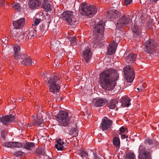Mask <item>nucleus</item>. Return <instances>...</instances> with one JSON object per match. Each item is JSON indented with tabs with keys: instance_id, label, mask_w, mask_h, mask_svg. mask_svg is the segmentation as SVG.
<instances>
[{
	"instance_id": "nucleus-41",
	"label": "nucleus",
	"mask_w": 159,
	"mask_h": 159,
	"mask_svg": "<svg viewBox=\"0 0 159 159\" xmlns=\"http://www.w3.org/2000/svg\"><path fill=\"white\" fill-rule=\"evenodd\" d=\"M41 21V20L40 19L36 17L34 21V24H33V26L37 25Z\"/></svg>"
},
{
	"instance_id": "nucleus-37",
	"label": "nucleus",
	"mask_w": 159,
	"mask_h": 159,
	"mask_svg": "<svg viewBox=\"0 0 159 159\" xmlns=\"http://www.w3.org/2000/svg\"><path fill=\"white\" fill-rule=\"evenodd\" d=\"M39 30H37V31H38L39 32V30L40 31V34L41 35L42 34L43 32L44 31L45 32L47 30L45 24H42L40 25L39 28Z\"/></svg>"
},
{
	"instance_id": "nucleus-13",
	"label": "nucleus",
	"mask_w": 159,
	"mask_h": 159,
	"mask_svg": "<svg viewBox=\"0 0 159 159\" xmlns=\"http://www.w3.org/2000/svg\"><path fill=\"white\" fill-rule=\"evenodd\" d=\"M32 116L34 118L33 125L41 127L44 126V124L42 119V116L40 114H38L35 116L34 115H32Z\"/></svg>"
},
{
	"instance_id": "nucleus-10",
	"label": "nucleus",
	"mask_w": 159,
	"mask_h": 159,
	"mask_svg": "<svg viewBox=\"0 0 159 159\" xmlns=\"http://www.w3.org/2000/svg\"><path fill=\"white\" fill-rule=\"evenodd\" d=\"M131 21V19L128 16H123L118 20L116 25V27L118 29L121 28Z\"/></svg>"
},
{
	"instance_id": "nucleus-22",
	"label": "nucleus",
	"mask_w": 159,
	"mask_h": 159,
	"mask_svg": "<svg viewBox=\"0 0 159 159\" xmlns=\"http://www.w3.org/2000/svg\"><path fill=\"white\" fill-rule=\"evenodd\" d=\"M25 20L24 18H21L20 19L13 22V25L16 29L21 28L25 24Z\"/></svg>"
},
{
	"instance_id": "nucleus-43",
	"label": "nucleus",
	"mask_w": 159,
	"mask_h": 159,
	"mask_svg": "<svg viewBox=\"0 0 159 159\" xmlns=\"http://www.w3.org/2000/svg\"><path fill=\"white\" fill-rule=\"evenodd\" d=\"M14 154V155L16 157L24 155V153L20 151H16L15 152Z\"/></svg>"
},
{
	"instance_id": "nucleus-55",
	"label": "nucleus",
	"mask_w": 159,
	"mask_h": 159,
	"mask_svg": "<svg viewBox=\"0 0 159 159\" xmlns=\"http://www.w3.org/2000/svg\"><path fill=\"white\" fill-rule=\"evenodd\" d=\"M120 37H116V40L117 39H118V40L119 41L120 40Z\"/></svg>"
},
{
	"instance_id": "nucleus-34",
	"label": "nucleus",
	"mask_w": 159,
	"mask_h": 159,
	"mask_svg": "<svg viewBox=\"0 0 159 159\" xmlns=\"http://www.w3.org/2000/svg\"><path fill=\"white\" fill-rule=\"evenodd\" d=\"M90 152L93 155V157L90 156H89L88 157L89 159H104V157L100 155L98 156L96 152H94L92 151H91Z\"/></svg>"
},
{
	"instance_id": "nucleus-49",
	"label": "nucleus",
	"mask_w": 159,
	"mask_h": 159,
	"mask_svg": "<svg viewBox=\"0 0 159 159\" xmlns=\"http://www.w3.org/2000/svg\"><path fill=\"white\" fill-rule=\"evenodd\" d=\"M100 1L102 2L103 3H107L110 2L111 0H99Z\"/></svg>"
},
{
	"instance_id": "nucleus-38",
	"label": "nucleus",
	"mask_w": 159,
	"mask_h": 159,
	"mask_svg": "<svg viewBox=\"0 0 159 159\" xmlns=\"http://www.w3.org/2000/svg\"><path fill=\"white\" fill-rule=\"evenodd\" d=\"M12 6L15 10L17 11H20L21 9L20 5L17 3H14Z\"/></svg>"
},
{
	"instance_id": "nucleus-24",
	"label": "nucleus",
	"mask_w": 159,
	"mask_h": 159,
	"mask_svg": "<svg viewBox=\"0 0 159 159\" xmlns=\"http://www.w3.org/2000/svg\"><path fill=\"white\" fill-rule=\"evenodd\" d=\"M14 56L16 59H20L22 54L20 52V48L18 45H16L13 47Z\"/></svg>"
},
{
	"instance_id": "nucleus-11",
	"label": "nucleus",
	"mask_w": 159,
	"mask_h": 159,
	"mask_svg": "<svg viewBox=\"0 0 159 159\" xmlns=\"http://www.w3.org/2000/svg\"><path fill=\"white\" fill-rule=\"evenodd\" d=\"M139 159H151L149 152L146 151L143 145H140L139 148Z\"/></svg>"
},
{
	"instance_id": "nucleus-44",
	"label": "nucleus",
	"mask_w": 159,
	"mask_h": 159,
	"mask_svg": "<svg viewBox=\"0 0 159 159\" xmlns=\"http://www.w3.org/2000/svg\"><path fill=\"white\" fill-rule=\"evenodd\" d=\"M132 2V0H125L124 2V5L125 6H128Z\"/></svg>"
},
{
	"instance_id": "nucleus-30",
	"label": "nucleus",
	"mask_w": 159,
	"mask_h": 159,
	"mask_svg": "<svg viewBox=\"0 0 159 159\" xmlns=\"http://www.w3.org/2000/svg\"><path fill=\"white\" fill-rule=\"evenodd\" d=\"M69 134L71 135H76L78 134V130L77 129V126L75 124H72L71 129L69 131Z\"/></svg>"
},
{
	"instance_id": "nucleus-26",
	"label": "nucleus",
	"mask_w": 159,
	"mask_h": 159,
	"mask_svg": "<svg viewBox=\"0 0 159 159\" xmlns=\"http://www.w3.org/2000/svg\"><path fill=\"white\" fill-rule=\"evenodd\" d=\"M57 144L55 145L56 148L58 150H64V147L66 146L65 142L61 140V139H58L56 140Z\"/></svg>"
},
{
	"instance_id": "nucleus-28",
	"label": "nucleus",
	"mask_w": 159,
	"mask_h": 159,
	"mask_svg": "<svg viewBox=\"0 0 159 159\" xmlns=\"http://www.w3.org/2000/svg\"><path fill=\"white\" fill-rule=\"evenodd\" d=\"M13 36L14 39L16 40H18V41H21L22 40H27L25 39L26 36H24V34H20L15 32L13 34Z\"/></svg>"
},
{
	"instance_id": "nucleus-3",
	"label": "nucleus",
	"mask_w": 159,
	"mask_h": 159,
	"mask_svg": "<svg viewBox=\"0 0 159 159\" xmlns=\"http://www.w3.org/2000/svg\"><path fill=\"white\" fill-rule=\"evenodd\" d=\"M144 50L147 53L153 54L159 57V47H157L155 43L152 39H149L145 42Z\"/></svg>"
},
{
	"instance_id": "nucleus-7",
	"label": "nucleus",
	"mask_w": 159,
	"mask_h": 159,
	"mask_svg": "<svg viewBox=\"0 0 159 159\" xmlns=\"http://www.w3.org/2000/svg\"><path fill=\"white\" fill-rule=\"evenodd\" d=\"M142 22L138 19H135L134 23L132 28L134 36L137 38L140 37L142 34Z\"/></svg>"
},
{
	"instance_id": "nucleus-39",
	"label": "nucleus",
	"mask_w": 159,
	"mask_h": 159,
	"mask_svg": "<svg viewBox=\"0 0 159 159\" xmlns=\"http://www.w3.org/2000/svg\"><path fill=\"white\" fill-rule=\"evenodd\" d=\"M78 152L82 157H85L88 156V153L83 149H81L78 151Z\"/></svg>"
},
{
	"instance_id": "nucleus-40",
	"label": "nucleus",
	"mask_w": 159,
	"mask_h": 159,
	"mask_svg": "<svg viewBox=\"0 0 159 159\" xmlns=\"http://www.w3.org/2000/svg\"><path fill=\"white\" fill-rule=\"evenodd\" d=\"M94 37H96V36L97 37V38L94 41V44H96L97 46H99L100 47L101 46V44L104 45V43L105 42L104 41L103 42H102V41H98V40H96L97 39H98V36H97V35H95L94 34Z\"/></svg>"
},
{
	"instance_id": "nucleus-32",
	"label": "nucleus",
	"mask_w": 159,
	"mask_h": 159,
	"mask_svg": "<svg viewBox=\"0 0 159 159\" xmlns=\"http://www.w3.org/2000/svg\"><path fill=\"white\" fill-rule=\"evenodd\" d=\"M118 103V102L116 99L110 101L108 105L109 107L111 109H114L116 107V104Z\"/></svg>"
},
{
	"instance_id": "nucleus-4",
	"label": "nucleus",
	"mask_w": 159,
	"mask_h": 159,
	"mask_svg": "<svg viewBox=\"0 0 159 159\" xmlns=\"http://www.w3.org/2000/svg\"><path fill=\"white\" fill-rule=\"evenodd\" d=\"M80 8V12L81 15L90 17L96 14L97 12V8L95 6H88L86 3L82 4Z\"/></svg>"
},
{
	"instance_id": "nucleus-15",
	"label": "nucleus",
	"mask_w": 159,
	"mask_h": 159,
	"mask_svg": "<svg viewBox=\"0 0 159 159\" xmlns=\"http://www.w3.org/2000/svg\"><path fill=\"white\" fill-rule=\"evenodd\" d=\"M112 124L111 120L109 119L107 117H104L101 124V128L102 130H106L110 127Z\"/></svg>"
},
{
	"instance_id": "nucleus-25",
	"label": "nucleus",
	"mask_w": 159,
	"mask_h": 159,
	"mask_svg": "<svg viewBox=\"0 0 159 159\" xmlns=\"http://www.w3.org/2000/svg\"><path fill=\"white\" fill-rule=\"evenodd\" d=\"M83 56L85 62L86 63L88 62L92 56V52L89 48H88L84 51Z\"/></svg>"
},
{
	"instance_id": "nucleus-5",
	"label": "nucleus",
	"mask_w": 159,
	"mask_h": 159,
	"mask_svg": "<svg viewBox=\"0 0 159 159\" xmlns=\"http://www.w3.org/2000/svg\"><path fill=\"white\" fill-rule=\"evenodd\" d=\"M104 23L103 21H100L98 23L94 26V34L98 36L96 40L99 41H102V43L104 42L103 33Z\"/></svg>"
},
{
	"instance_id": "nucleus-16",
	"label": "nucleus",
	"mask_w": 159,
	"mask_h": 159,
	"mask_svg": "<svg viewBox=\"0 0 159 159\" xmlns=\"http://www.w3.org/2000/svg\"><path fill=\"white\" fill-rule=\"evenodd\" d=\"M18 60L23 65H29L34 64V62H32L31 59L29 57L24 54H22L20 58Z\"/></svg>"
},
{
	"instance_id": "nucleus-48",
	"label": "nucleus",
	"mask_w": 159,
	"mask_h": 159,
	"mask_svg": "<svg viewBox=\"0 0 159 159\" xmlns=\"http://www.w3.org/2000/svg\"><path fill=\"white\" fill-rule=\"evenodd\" d=\"M145 142L146 143H148L149 144H151L152 143V140L150 139H147Z\"/></svg>"
},
{
	"instance_id": "nucleus-29",
	"label": "nucleus",
	"mask_w": 159,
	"mask_h": 159,
	"mask_svg": "<svg viewBox=\"0 0 159 159\" xmlns=\"http://www.w3.org/2000/svg\"><path fill=\"white\" fill-rule=\"evenodd\" d=\"M42 7L46 11L52 10L51 4L49 0H44Z\"/></svg>"
},
{
	"instance_id": "nucleus-14",
	"label": "nucleus",
	"mask_w": 159,
	"mask_h": 159,
	"mask_svg": "<svg viewBox=\"0 0 159 159\" xmlns=\"http://www.w3.org/2000/svg\"><path fill=\"white\" fill-rule=\"evenodd\" d=\"M0 121L4 125H8L11 122H15V116L11 115L5 116L1 117Z\"/></svg>"
},
{
	"instance_id": "nucleus-17",
	"label": "nucleus",
	"mask_w": 159,
	"mask_h": 159,
	"mask_svg": "<svg viewBox=\"0 0 159 159\" xmlns=\"http://www.w3.org/2000/svg\"><path fill=\"white\" fill-rule=\"evenodd\" d=\"M36 34L37 30H35L33 27L30 28L29 30L24 33V36H26L25 39L27 40L33 39L36 35Z\"/></svg>"
},
{
	"instance_id": "nucleus-46",
	"label": "nucleus",
	"mask_w": 159,
	"mask_h": 159,
	"mask_svg": "<svg viewBox=\"0 0 159 159\" xmlns=\"http://www.w3.org/2000/svg\"><path fill=\"white\" fill-rule=\"evenodd\" d=\"M7 40L8 38L6 37L4 38H2V42L5 44H6L7 43Z\"/></svg>"
},
{
	"instance_id": "nucleus-1",
	"label": "nucleus",
	"mask_w": 159,
	"mask_h": 159,
	"mask_svg": "<svg viewBox=\"0 0 159 159\" xmlns=\"http://www.w3.org/2000/svg\"><path fill=\"white\" fill-rule=\"evenodd\" d=\"M100 84L102 87L106 90L112 89L118 77L117 73L109 69L105 70L100 75Z\"/></svg>"
},
{
	"instance_id": "nucleus-47",
	"label": "nucleus",
	"mask_w": 159,
	"mask_h": 159,
	"mask_svg": "<svg viewBox=\"0 0 159 159\" xmlns=\"http://www.w3.org/2000/svg\"><path fill=\"white\" fill-rule=\"evenodd\" d=\"M120 133H119L120 134H121V133L124 132L125 131V129L123 127H121L120 129Z\"/></svg>"
},
{
	"instance_id": "nucleus-52",
	"label": "nucleus",
	"mask_w": 159,
	"mask_h": 159,
	"mask_svg": "<svg viewBox=\"0 0 159 159\" xmlns=\"http://www.w3.org/2000/svg\"><path fill=\"white\" fill-rule=\"evenodd\" d=\"M146 87V84L145 83H143L142 84V89H143L145 88Z\"/></svg>"
},
{
	"instance_id": "nucleus-18",
	"label": "nucleus",
	"mask_w": 159,
	"mask_h": 159,
	"mask_svg": "<svg viewBox=\"0 0 159 159\" xmlns=\"http://www.w3.org/2000/svg\"><path fill=\"white\" fill-rule=\"evenodd\" d=\"M117 46V42L113 41L112 43L109 44L107 52V55H111L114 53Z\"/></svg>"
},
{
	"instance_id": "nucleus-23",
	"label": "nucleus",
	"mask_w": 159,
	"mask_h": 159,
	"mask_svg": "<svg viewBox=\"0 0 159 159\" xmlns=\"http://www.w3.org/2000/svg\"><path fill=\"white\" fill-rule=\"evenodd\" d=\"M128 53V52H125L124 55L125 59L128 63H129V62L131 63L132 61L135 60L136 57V54L131 53V52Z\"/></svg>"
},
{
	"instance_id": "nucleus-56",
	"label": "nucleus",
	"mask_w": 159,
	"mask_h": 159,
	"mask_svg": "<svg viewBox=\"0 0 159 159\" xmlns=\"http://www.w3.org/2000/svg\"><path fill=\"white\" fill-rule=\"evenodd\" d=\"M137 89L138 90H140L141 91H142V90H143V89H142V87H140V88H138Z\"/></svg>"
},
{
	"instance_id": "nucleus-45",
	"label": "nucleus",
	"mask_w": 159,
	"mask_h": 159,
	"mask_svg": "<svg viewBox=\"0 0 159 159\" xmlns=\"http://www.w3.org/2000/svg\"><path fill=\"white\" fill-rule=\"evenodd\" d=\"M69 40L71 44L74 43L76 41V38L75 37H71L69 38Z\"/></svg>"
},
{
	"instance_id": "nucleus-50",
	"label": "nucleus",
	"mask_w": 159,
	"mask_h": 159,
	"mask_svg": "<svg viewBox=\"0 0 159 159\" xmlns=\"http://www.w3.org/2000/svg\"><path fill=\"white\" fill-rule=\"evenodd\" d=\"M0 4L2 6H4L5 5V0H0Z\"/></svg>"
},
{
	"instance_id": "nucleus-27",
	"label": "nucleus",
	"mask_w": 159,
	"mask_h": 159,
	"mask_svg": "<svg viewBox=\"0 0 159 159\" xmlns=\"http://www.w3.org/2000/svg\"><path fill=\"white\" fill-rule=\"evenodd\" d=\"M28 4L31 9H34L39 7L41 5V2L39 0H30Z\"/></svg>"
},
{
	"instance_id": "nucleus-31",
	"label": "nucleus",
	"mask_w": 159,
	"mask_h": 159,
	"mask_svg": "<svg viewBox=\"0 0 159 159\" xmlns=\"http://www.w3.org/2000/svg\"><path fill=\"white\" fill-rule=\"evenodd\" d=\"M122 99L123 101L122 105L123 107H128L131 105L130 99L128 97H123Z\"/></svg>"
},
{
	"instance_id": "nucleus-9",
	"label": "nucleus",
	"mask_w": 159,
	"mask_h": 159,
	"mask_svg": "<svg viewBox=\"0 0 159 159\" xmlns=\"http://www.w3.org/2000/svg\"><path fill=\"white\" fill-rule=\"evenodd\" d=\"M124 71L126 80L128 82H132L135 77V74L132 67L128 66L125 67Z\"/></svg>"
},
{
	"instance_id": "nucleus-8",
	"label": "nucleus",
	"mask_w": 159,
	"mask_h": 159,
	"mask_svg": "<svg viewBox=\"0 0 159 159\" xmlns=\"http://www.w3.org/2000/svg\"><path fill=\"white\" fill-rule=\"evenodd\" d=\"M51 45V49L54 52L56 53V55L57 56H61L63 54V50L61 48L60 43L59 41L53 40L50 41Z\"/></svg>"
},
{
	"instance_id": "nucleus-19",
	"label": "nucleus",
	"mask_w": 159,
	"mask_h": 159,
	"mask_svg": "<svg viewBox=\"0 0 159 159\" xmlns=\"http://www.w3.org/2000/svg\"><path fill=\"white\" fill-rule=\"evenodd\" d=\"M121 15L120 13L115 9H111L108 12L107 16L111 19L118 18Z\"/></svg>"
},
{
	"instance_id": "nucleus-33",
	"label": "nucleus",
	"mask_w": 159,
	"mask_h": 159,
	"mask_svg": "<svg viewBox=\"0 0 159 159\" xmlns=\"http://www.w3.org/2000/svg\"><path fill=\"white\" fill-rule=\"evenodd\" d=\"M113 143L117 148H119L120 147V139L117 137H114L113 139Z\"/></svg>"
},
{
	"instance_id": "nucleus-12",
	"label": "nucleus",
	"mask_w": 159,
	"mask_h": 159,
	"mask_svg": "<svg viewBox=\"0 0 159 159\" xmlns=\"http://www.w3.org/2000/svg\"><path fill=\"white\" fill-rule=\"evenodd\" d=\"M74 17L73 12L71 11H64L61 14V17L63 20L68 24H70L72 22Z\"/></svg>"
},
{
	"instance_id": "nucleus-20",
	"label": "nucleus",
	"mask_w": 159,
	"mask_h": 159,
	"mask_svg": "<svg viewBox=\"0 0 159 159\" xmlns=\"http://www.w3.org/2000/svg\"><path fill=\"white\" fill-rule=\"evenodd\" d=\"M108 100L106 98H102L98 99H94L93 102L95 106L96 107L103 106L108 103Z\"/></svg>"
},
{
	"instance_id": "nucleus-54",
	"label": "nucleus",
	"mask_w": 159,
	"mask_h": 159,
	"mask_svg": "<svg viewBox=\"0 0 159 159\" xmlns=\"http://www.w3.org/2000/svg\"><path fill=\"white\" fill-rule=\"evenodd\" d=\"M159 0H150L151 2H157Z\"/></svg>"
},
{
	"instance_id": "nucleus-57",
	"label": "nucleus",
	"mask_w": 159,
	"mask_h": 159,
	"mask_svg": "<svg viewBox=\"0 0 159 159\" xmlns=\"http://www.w3.org/2000/svg\"><path fill=\"white\" fill-rule=\"evenodd\" d=\"M30 124H29L28 125V127H30Z\"/></svg>"
},
{
	"instance_id": "nucleus-2",
	"label": "nucleus",
	"mask_w": 159,
	"mask_h": 159,
	"mask_svg": "<svg viewBox=\"0 0 159 159\" xmlns=\"http://www.w3.org/2000/svg\"><path fill=\"white\" fill-rule=\"evenodd\" d=\"M61 76L59 74H57L53 78H50L48 82L50 91L52 93L58 92L60 89V82Z\"/></svg>"
},
{
	"instance_id": "nucleus-21",
	"label": "nucleus",
	"mask_w": 159,
	"mask_h": 159,
	"mask_svg": "<svg viewBox=\"0 0 159 159\" xmlns=\"http://www.w3.org/2000/svg\"><path fill=\"white\" fill-rule=\"evenodd\" d=\"M4 146L8 148H19L22 147V143L17 142H8L3 144Z\"/></svg>"
},
{
	"instance_id": "nucleus-36",
	"label": "nucleus",
	"mask_w": 159,
	"mask_h": 159,
	"mask_svg": "<svg viewBox=\"0 0 159 159\" xmlns=\"http://www.w3.org/2000/svg\"><path fill=\"white\" fill-rule=\"evenodd\" d=\"M125 159H135V156L134 154L131 152L126 153L125 155Z\"/></svg>"
},
{
	"instance_id": "nucleus-35",
	"label": "nucleus",
	"mask_w": 159,
	"mask_h": 159,
	"mask_svg": "<svg viewBox=\"0 0 159 159\" xmlns=\"http://www.w3.org/2000/svg\"><path fill=\"white\" fill-rule=\"evenodd\" d=\"M24 147L26 149L32 150L35 147V145L33 143L28 142L25 144Z\"/></svg>"
},
{
	"instance_id": "nucleus-6",
	"label": "nucleus",
	"mask_w": 159,
	"mask_h": 159,
	"mask_svg": "<svg viewBox=\"0 0 159 159\" xmlns=\"http://www.w3.org/2000/svg\"><path fill=\"white\" fill-rule=\"evenodd\" d=\"M56 120L59 125L65 126L69 123L70 117L67 112L64 111H60L57 115Z\"/></svg>"
},
{
	"instance_id": "nucleus-42",
	"label": "nucleus",
	"mask_w": 159,
	"mask_h": 159,
	"mask_svg": "<svg viewBox=\"0 0 159 159\" xmlns=\"http://www.w3.org/2000/svg\"><path fill=\"white\" fill-rule=\"evenodd\" d=\"M1 137L2 139H4L5 138L6 136V131L5 130H3L1 131Z\"/></svg>"
},
{
	"instance_id": "nucleus-51",
	"label": "nucleus",
	"mask_w": 159,
	"mask_h": 159,
	"mask_svg": "<svg viewBox=\"0 0 159 159\" xmlns=\"http://www.w3.org/2000/svg\"><path fill=\"white\" fill-rule=\"evenodd\" d=\"M78 24V22L76 20L74 21V24L73 25V27H75Z\"/></svg>"
},
{
	"instance_id": "nucleus-53",
	"label": "nucleus",
	"mask_w": 159,
	"mask_h": 159,
	"mask_svg": "<svg viewBox=\"0 0 159 159\" xmlns=\"http://www.w3.org/2000/svg\"><path fill=\"white\" fill-rule=\"evenodd\" d=\"M125 136H126L125 134H121V138L122 139H123L125 138Z\"/></svg>"
}]
</instances>
